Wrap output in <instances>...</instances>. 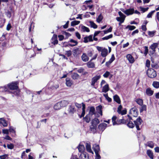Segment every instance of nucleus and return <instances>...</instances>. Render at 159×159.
Instances as JSON below:
<instances>
[{
	"label": "nucleus",
	"instance_id": "nucleus-1",
	"mask_svg": "<svg viewBox=\"0 0 159 159\" xmlns=\"http://www.w3.org/2000/svg\"><path fill=\"white\" fill-rule=\"evenodd\" d=\"M134 125L137 130H139L141 128V125L143 122L142 120L141 119L140 116L138 117L134 121Z\"/></svg>",
	"mask_w": 159,
	"mask_h": 159
},
{
	"label": "nucleus",
	"instance_id": "nucleus-2",
	"mask_svg": "<svg viewBox=\"0 0 159 159\" xmlns=\"http://www.w3.org/2000/svg\"><path fill=\"white\" fill-rule=\"evenodd\" d=\"M147 74L148 76L151 78H154L157 76L156 71L154 70L152 68L148 69L147 70Z\"/></svg>",
	"mask_w": 159,
	"mask_h": 159
},
{
	"label": "nucleus",
	"instance_id": "nucleus-3",
	"mask_svg": "<svg viewBox=\"0 0 159 159\" xmlns=\"http://www.w3.org/2000/svg\"><path fill=\"white\" fill-rule=\"evenodd\" d=\"M17 83V82H14L9 84L7 86L9 90L13 91L17 89L18 88Z\"/></svg>",
	"mask_w": 159,
	"mask_h": 159
},
{
	"label": "nucleus",
	"instance_id": "nucleus-4",
	"mask_svg": "<svg viewBox=\"0 0 159 159\" xmlns=\"http://www.w3.org/2000/svg\"><path fill=\"white\" fill-rule=\"evenodd\" d=\"M121 10L127 16L133 14L134 12V9L133 8H129L124 10L123 9Z\"/></svg>",
	"mask_w": 159,
	"mask_h": 159
},
{
	"label": "nucleus",
	"instance_id": "nucleus-5",
	"mask_svg": "<svg viewBox=\"0 0 159 159\" xmlns=\"http://www.w3.org/2000/svg\"><path fill=\"white\" fill-rule=\"evenodd\" d=\"M129 113L134 117H136L138 114L137 110L135 107L131 108L129 111Z\"/></svg>",
	"mask_w": 159,
	"mask_h": 159
},
{
	"label": "nucleus",
	"instance_id": "nucleus-6",
	"mask_svg": "<svg viewBox=\"0 0 159 159\" xmlns=\"http://www.w3.org/2000/svg\"><path fill=\"white\" fill-rule=\"evenodd\" d=\"M99 122V120L97 118H95L91 122L92 126V128L95 129L97 127V125Z\"/></svg>",
	"mask_w": 159,
	"mask_h": 159
},
{
	"label": "nucleus",
	"instance_id": "nucleus-7",
	"mask_svg": "<svg viewBox=\"0 0 159 159\" xmlns=\"http://www.w3.org/2000/svg\"><path fill=\"white\" fill-rule=\"evenodd\" d=\"M84 42L85 43H87L89 42H92L93 41L92 35L85 37L84 38Z\"/></svg>",
	"mask_w": 159,
	"mask_h": 159
},
{
	"label": "nucleus",
	"instance_id": "nucleus-8",
	"mask_svg": "<svg viewBox=\"0 0 159 159\" xmlns=\"http://www.w3.org/2000/svg\"><path fill=\"white\" fill-rule=\"evenodd\" d=\"M107 126V124L105 123H102L100 124L98 126L99 130L102 132H103Z\"/></svg>",
	"mask_w": 159,
	"mask_h": 159
},
{
	"label": "nucleus",
	"instance_id": "nucleus-9",
	"mask_svg": "<svg viewBox=\"0 0 159 159\" xmlns=\"http://www.w3.org/2000/svg\"><path fill=\"white\" fill-rule=\"evenodd\" d=\"M100 78V76H96L93 77L91 80V85L92 86H94L95 83Z\"/></svg>",
	"mask_w": 159,
	"mask_h": 159
},
{
	"label": "nucleus",
	"instance_id": "nucleus-10",
	"mask_svg": "<svg viewBox=\"0 0 159 159\" xmlns=\"http://www.w3.org/2000/svg\"><path fill=\"white\" fill-rule=\"evenodd\" d=\"M128 116L129 120V121L128 120V122H127V125L129 128H132L134 127V125L131 121H130V120H132L131 117L129 115H128Z\"/></svg>",
	"mask_w": 159,
	"mask_h": 159
},
{
	"label": "nucleus",
	"instance_id": "nucleus-11",
	"mask_svg": "<svg viewBox=\"0 0 159 159\" xmlns=\"http://www.w3.org/2000/svg\"><path fill=\"white\" fill-rule=\"evenodd\" d=\"M127 60L131 63H133L134 61V58L131 54H128L126 56Z\"/></svg>",
	"mask_w": 159,
	"mask_h": 159
},
{
	"label": "nucleus",
	"instance_id": "nucleus-12",
	"mask_svg": "<svg viewBox=\"0 0 159 159\" xmlns=\"http://www.w3.org/2000/svg\"><path fill=\"white\" fill-rule=\"evenodd\" d=\"M95 114V109L94 107H90L89 114L87 115L92 117V116Z\"/></svg>",
	"mask_w": 159,
	"mask_h": 159
},
{
	"label": "nucleus",
	"instance_id": "nucleus-13",
	"mask_svg": "<svg viewBox=\"0 0 159 159\" xmlns=\"http://www.w3.org/2000/svg\"><path fill=\"white\" fill-rule=\"evenodd\" d=\"M153 93V91L150 88H148L146 89V93L148 96H151L152 95Z\"/></svg>",
	"mask_w": 159,
	"mask_h": 159
},
{
	"label": "nucleus",
	"instance_id": "nucleus-14",
	"mask_svg": "<svg viewBox=\"0 0 159 159\" xmlns=\"http://www.w3.org/2000/svg\"><path fill=\"white\" fill-rule=\"evenodd\" d=\"M80 51L79 48H76L73 50V54L74 57H76L78 55L80 54Z\"/></svg>",
	"mask_w": 159,
	"mask_h": 159
},
{
	"label": "nucleus",
	"instance_id": "nucleus-15",
	"mask_svg": "<svg viewBox=\"0 0 159 159\" xmlns=\"http://www.w3.org/2000/svg\"><path fill=\"white\" fill-rule=\"evenodd\" d=\"M70 43H73V44L69 43L68 45L71 47H73L77 45L78 44V42L76 41L73 40V39H71L70 40Z\"/></svg>",
	"mask_w": 159,
	"mask_h": 159
},
{
	"label": "nucleus",
	"instance_id": "nucleus-16",
	"mask_svg": "<svg viewBox=\"0 0 159 159\" xmlns=\"http://www.w3.org/2000/svg\"><path fill=\"white\" fill-rule=\"evenodd\" d=\"M86 148L87 151L93 154V152L91 150V146L89 143H87L86 145Z\"/></svg>",
	"mask_w": 159,
	"mask_h": 159
},
{
	"label": "nucleus",
	"instance_id": "nucleus-17",
	"mask_svg": "<svg viewBox=\"0 0 159 159\" xmlns=\"http://www.w3.org/2000/svg\"><path fill=\"white\" fill-rule=\"evenodd\" d=\"M108 50L107 49L104 48L102 50L101 55L103 57H106L107 54Z\"/></svg>",
	"mask_w": 159,
	"mask_h": 159
},
{
	"label": "nucleus",
	"instance_id": "nucleus-18",
	"mask_svg": "<svg viewBox=\"0 0 159 159\" xmlns=\"http://www.w3.org/2000/svg\"><path fill=\"white\" fill-rule=\"evenodd\" d=\"M147 154L150 158L153 159V153L152 151L150 150H148L147 151Z\"/></svg>",
	"mask_w": 159,
	"mask_h": 159
},
{
	"label": "nucleus",
	"instance_id": "nucleus-19",
	"mask_svg": "<svg viewBox=\"0 0 159 159\" xmlns=\"http://www.w3.org/2000/svg\"><path fill=\"white\" fill-rule=\"evenodd\" d=\"M114 100L118 104L120 103V100L119 96L117 95H115L113 96Z\"/></svg>",
	"mask_w": 159,
	"mask_h": 159
},
{
	"label": "nucleus",
	"instance_id": "nucleus-20",
	"mask_svg": "<svg viewBox=\"0 0 159 159\" xmlns=\"http://www.w3.org/2000/svg\"><path fill=\"white\" fill-rule=\"evenodd\" d=\"M61 106L60 102H58L56 103L54 106V108L55 110H58L60 109Z\"/></svg>",
	"mask_w": 159,
	"mask_h": 159
},
{
	"label": "nucleus",
	"instance_id": "nucleus-21",
	"mask_svg": "<svg viewBox=\"0 0 159 159\" xmlns=\"http://www.w3.org/2000/svg\"><path fill=\"white\" fill-rule=\"evenodd\" d=\"M0 124H2L4 127H6L7 125V121L3 118H0Z\"/></svg>",
	"mask_w": 159,
	"mask_h": 159
},
{
	"label": "nucleus",
	"instance_id": "nucleus-22",
	"mask_svg": "<svg viewBox=\"0 0 159 159\" xmlns=\"http://www.w3.org/2000/svg\"><path fill=\"white\" fill-rule=\"evenodd\" d=\"M0 91L2 92H7L9 93V90L8 89V87L7 86H4V87H1L0 88Z\"/></svg>",
	"mask_w": 159,
	"mask_h": 159
},
{
	"label": "nucleus",
	"instance_id": "nucleus-23",
	"mask_svg": "<svg viewBox=\"0 0 159 159\" xmlns=\"http://www.w3.org/2000/svg\"><path fill=\"white\" fill-rule=\"evenodd\" d=\"M109 90V85L108 84H106L103 86L102 89V92L106 93Z\"/></svg>",
	"mask_w": 159,
	"mask_h": 159
},
{
	"label": "nucleus",
	"instance_id": "nucleus-24",
	"mask_svg": "<svg viewBox=\"0 0 159 159\" xmlns=\"http://www.w3.org/2000/svg\"><path fill=\"white\" fill-rule=\"evenodd\" d=\"M60 102L62 107H66L69 103L66 100H63Z\"/></svg>",
	"mask_w": 159,
	"mask_h": 159
},
{
	"label": "nucleus",
	"instance_id": "nucleus-25",
	"mask_svg": "<svg viewBox=\"0 0 159 159\" xmlns=\"http://www.w3.org/2000/svg\"><path fill=\"white\" fill-rule=\"evenodd\" d=\"M93 148L94 149L95 152H99L100 151V148L99 145L94 144L93 145Z\"/></svg>",
	"mask_w": 159,
	"mask_h": 159
},
{
	"label": "nucleus",
	"instance_id": "nucleus-26",
	"mask_svg": "<svg viewBox=\"0 0 159 159\" xmlns=\"http://www.w3.org/2000/svg\"><path fill=\"white\" fill-rule=\"evenodd\" d=\"M81 58L82 60L86 62L89 60L88 57L85 53H83V54Z\"/></svg>",
	"mask_w": 159,
	"mask_h": 159
},
{
	"label": "nucleus",
	"instance_id": "nucleus-27",
	"mask_svg": "<svg viewBox=\"0 0 159 159\" xmlns=\"http://www.w3.org/2000/svg\"><path fill=\"white\" fill-rule=\"evenodd\" d=\"M66 84L67 86L68 87H70L72 84V83L69 78H66Z\"/></svg>",
	"mask_w": 159,
	"mask_h": 159
},
{
	"label": "nucleus",
	"instance_id": "nucleus-28",
	"mask_svg": "<svg viewBox=\"0 0 159 159\" xmlns=\"http://www.w3.org/2000/svg\"><path fill=\"white\" fill-rule=\"evenodd\" d=\"M150 48L152 50V53L155 52V49L156 48H157V43H154L152 44L150 47Z\"/></svg>",
	"mask_w": 159,
	"mask_h": 159
},
{
	"label": "nucleus",
	"instance_id": "nucleus-29",
	"mask_svg": "<svg viewBox=\"0 0 159 159\" xmlns=\"http://www.w3.org/2000/svg\"><path fill=\"white\" fill-rule=\"evenodd\" d=\"M71 77L74 80H77L79 78V75L77 73H74L71 75Z\"/></svg>",
	"mask_w": 159,
	"mask_h": 159
},
{
	"label": "nucleus",
	"instance_id": "nucleus-30",
	"mask_svg": "<svg viewBox=\"0 0 159 159\" xmlns=\"http://www.w3.org/2000/svg\"><path fill=\"white\" fill-rule=\"evenodd\" d=\"M78 148L79 152H83L84 150V147L83 145H79Z\"/></svg>",
	"mask_w": 159,
	"mask_h": 159
},
{
	"label": "nucleus",
	"instance_id": "nucleus-31",
	"mask_svg": "<svg viewBox=\"0 0 159 159\" xmlns=\"http://www.w3.org/2000/svg\"><path fill=\"white\" fill-rule=\"evenodd\" d=\"M135 102L140 106H142L143 104V101L142 99H137L135 100Z\"/></svg>",
	"mask_w": 159,
	"mask_h": 159
},
{
	"label": "nucleus",
	"instance_id": "nucleus-32",
	"mask_svg": "<svg viewBox=\"0 0 159 159\" xmlns=\"http://www.w3.org/2000/svg\"><path fill=\"white\" fill-rule=\"evenodd\" d=\"M87 66L89 68H92L95 66V65L93 62L91 61H89L87 63Z\"/></svg>",
	"mask_w": 159,
	"mask_h": 159
},
{
	"label": "nucleus",
	"instance_id": "nucleus-33",
	"mask_svg": "<svg viewBox=\"0 0 159 159\" xmlns=\"http://www.w3.org/2000/svg\"><path fill=\"white\" fill-rule=\"evenodd\" d=\"M69 111L70 113H73L75 111V106L73 105H71L69 108Z\"/></svg>",
	"mask_w": 159,
	"mask_h": 159
},
{
	"label": "nucleus",
	"instance_id": "nucleus-34",
	"mask_svg": "<svg viewBox=\"0 0 159 159\" xmlns=\"http://www.w3.org/2000/svg\"><path fill=\"white\" fill-rule=\"evenodd\" d=\"M141 107L140 108V112H142L143 111H146L147 110V106L143 104L142 105L140 106Z\"/></svg>",
	"mask_w": 159,
	"mask_h": 159
},
{
	"label": "nucleus",
	"instance_id": "nucleus-35",
	"mask_svg": "<svg viewBox=\"0 0 159 159\" xmlns=\"http://www.w3.org/2000/svg\"><path fill=\"white\" fill-rule=\"evenodd\" d=\"M10 10L11 11H8L6 13L7 16L9 18H10L11 17V13L13 12V11L11 8H10Z\"/></svg>",
	"mask_w": 159,
	"mask_h": 159
},
{
	"label": "nucleus",
	"instance_id": "nucleus-36",
	"mask_svg": "<svg viewBox=\"0 0 159 159\" xmlns=\"http://www.w3.org/2000/svg\"><path fill=\"white\" fill-rule=\"evenodd\" d=\"M102 106L101 105L98 106L96 107V110L97 111H98V113L100 114L101 115H102Z\"/></svg>",
	"mask_w": 159,
	"mask_h": 159
},
{
	"label": "nucleus",
	"instance_id": "nucleus-37",
	"mask_svg": "<svg viewBox=\"0 0 159 159\" xmlns=\"http://www.w3.org/2000/svg\"><path fill=\"white\" fill-rule=\"evenodd\" d=\"M81 29L82 31L84 32H88L90 31V30L88 28L84 26H82L81 27Z\"/></svg>",
	"mask_w": 159,
	"mask_h": 159
},
{
	"label": "nucleus",
	"instance_id": "nucleus-38",
	"mask_svg": "<svg viewBox=\"0 0 159 159\" xmlns=\"http://www.w3.org/2000/svg\"><path fill=\"white\" fill-rule=\"evenodd\" d=\"M146 145L151 148H153L154 147V143L152 141L148 142Z\"/></svg>",
	"mask_w": 159,
	"mask_h": 159
},
{
	"label": "nucleus",
	"instance_id": "nucleus-39",
	"mask_svg": "<svg viewBox=\"0 0 159 159\" xmlns=\"http://www.w3.org/2000/svg\"><path fill=\"white\" fill-rule=\"evenodd\" d=\"M153 86L156 88H159V82L157 81H154L152 84Z\"/></svg>",
	"mask_w": 159,
	"mask_h": 159
},
{
	"label": "nucleus",
	"instance_id": "nucleus-40",
	"mask_svg": "<svg viewBox=\"0 0 159 159\" xmlns=\"http://www.w3.org/2000/svg\"><path fill=\"white\" fill-rule=\"evenodd\" d=\"M118 14L121 17L123 18V20L122 21V22H123L124 20L125 19V18L126 17V16L123 14L120 11L118 12Z\"/></svg>",
	"mask_w": 159,
	"mask_h": 159
},
{
	"label": "nucleus",
	"instance_id": "nucleus-41",
	"mask_svg": "<svg viewBox=\"0 0 159 159\" xmlns=\"http://www.w3.org/2000/svg\"><path fill=\"white\" fill-rule=\"evenodd\" d=\"M118 14L121 17L123 18V20L122 21V22H123L124 20L125 19V18L126 17V16L123 14L120 11L118 12Z\"/></svg>",
	"mask_w": 159,
	"mask_h": 159
},
{
	"label": "nucleus",
	"instance_id": "nucleus-42",
	"mask_svg": "<svg viewBox=\"0 0 159 159\" xmlns=\"http://www.w3.org/2000/svg\"><path fill=\"white\" fill-rule=\"evenodd\" d=\"M103 16L101 14H100L98 17L97 19V21L98 22L100 23L102 20Z\"/></svg>",
	"mask_w": 159,
	"mask_h": 159
},
{
	"label": "nucleus",
	"instance_id": "nucleus-43",
	"mask_svg": "<svg viewBox=\"0 0 159 159\" xmlns=\"http://www.w3.org/2000/svg\"><path fill=\"white\" fill-rule=\"evenodd\" d=\"M89 23L91 27L93 28L94 29H96L97 28V25L93 22L92 21H90Z\"/></svg>",
	"mask_w": 159,
	"mask_h": 159
},
{
	"label": "nucleus",
	"instance_id": "nucleus-44",
	"mask_svg": "<svg viewBox=\"0 0 159 159\" xmlns=\"http://www.w3.org/2000/svg\"><path fill=\"white\" fill-rule=\"evenodd\" d=\"M80 22L79 21L74 20L71 22V25L74 26L79 24Z\"/></svg>",
	"mask_w": 159,
	"mask_h": 159
},
{
	"label": "nucleus",
	"instance_id": "nucleus-45",
	"mask_svg": "<svg viewBox=\"0 0 159 159\" xmlns=\"http://www.w3.org/2000/svg\"><path fill=\"white\" fill-rule=\"evenodd\" d=\"M113 37L112 34H111L108 36L104 37L102 38L103 40H107L110 39L111 38Z\"/></svg>",
	"mask_w": 159,
	"mask_h": 159
},
{
	"label": "nucleus",
	"instance_id": "nucleus-46",
	"mask_svg": "<svg viewBox=\"0 0 159 159\" xmlns=\"http://www.w3.org/2000/svg\"><path fill=\"white\" fill-rule=\"evenodd\" d=\"M136 27L133 25H128L126 27V29H128L129 30H132L135 29Z\"/></svg>",
	"mask_w": 159,
	"mask_h": 159
},
{
	"label": "nucleus",
	"instance_id": "nucleus-47",
	"mask_svg": "<svg viewBox=\"0 0 159 159\" xmlns=\"http://www.w3.org/2000/svg\"><path fill=\"white\" fill-rule=\"evenodd\" d=\"M91 118H92V117L87 115L85 118V120L86 122L89 123L90 121Z\"/></svg>",
	"mask_w": 159,
	"mask_h": 159
},
{
	"label": "nucleus",
	"instance_id": "nucleus-48",
	"mask_svg": "<svg viewBox=\"0 0 159 159\" xmlns=\"http://www.w3.org/2000/svg\"><path fill=\"white\" fill-rule=\"evenodd\" d=\"M117 118V117L116 116H114L112 118V121L113 123V125H115L116 124H118L116 122V120Z\"/></svg>",
	"mask_w": 159,
	"mask_h": 159
},
{
	"label": "nucleus",
	"instance_id": "nucleus-49",
	"mask_svg": "<svg viewBox=\"0 0 159 159\" xmlns=\"http://www.w3.org/2000/svg\"><path fill=\"white\" fill-rule=\"evenodd\" d=\"M152 67V68L157 69L159 67L158 65L156 63H154L153 62L151 64Z\"/></svg>",
	"mask_w": 159,
	"mask_h": 159
},
{
	"label": "nucleus",
	"instance_id": "nucleus-50",
	"mask_svg": "<svg viewBox=\"0 0 159 159\" xmlns=\"http://www.w3.org/2000/svg\"><path fill=\"white\" fill-rule=\"evenodd\" d=\"M155 11V10H153L151 12H149L147 16V17L148 18H152V16L154 12Z\"/></svg>",
	"mask_w": 159,
	"mask_h": 159
},
{
	"label": "nucleus",
	"instance_id": "nucleus-51",
	"mask_svg": "<svg viewBox=\"0 0 159 159\" xmlns=\"http://www.w3.org/2000/svg\"><path fill=\"white\" fill-rule=\"evenodd\" d=\"M156 32L155 31H148V34L151 37L153 36L155 34Z\"/></svg>",
	"mask_w": 159,
	"mask_h": 159
},
{
	"label": "nucleus",
	"instance_id": "nucleus-52",
	"mask_svg": "<svg viewBox=\"0 0 159 159\" xmlns=\"http://www.w3.org/2000/svg\"><path fill=\"white\" fill-rule=\"evenodd\" d=\"M140 11L142 12L143 13H144L145 11H147L149 9L148 7L144 8L142 7H140Z\"/></svg>",
	"mask_w": 159,
	"mask_h": 159
},
{
	"label": "nucleus",
	"instance_id": "nucleus-53",
	"mask_svg": "<svg viewBox=\"0 0 159 159\" xmlns=\"http://www.w3.org/2000/svg\"><path fill=\"white\" fill-rule=\"evenodd\" d=\"M19 91H18L16 90L12 91H11L9 90V93H12L15 95H18L19 94Z\"/></svg>",
	"mask_w": 159,
	"mask_h": 159
},
{
	"label": "nucleus",
	"instance_id": "nucleus-54",
	"mask_svg": "<svg viewBox=\"0 0 159 159\" xmlns=\"http://www.w3.org/2000/svg\"><path fill=\"white\" fill-rule=\"evenodd\" d=\"M59 87V85L58 84H55L51 87V89L52 90L57 89Z\"/></svg>",
	"mask_w": 159,
	"mask_h": 159
},
{
	"label": "nucleus",
	"instance_id": "nucleus-55",
	"mask_svg": "<svg viewBox=\"0 0 159 159\" xmlns=\"http://www.w3.org/2000/svg\"><path fill=\"white\" fill-rule=\"evenodd\" d=\"M7 147L8 149H12L14 148V145L13 144L11 143L10 144H7Z\"/></svg>",
	"mask_w": 159,
	"mask_h": 159
},
{
	"label": "nucleus",
	"instance_id": "nucleus-56",
	"mask_svg": "<svg viewBox=\"0 0 159 159\" xmlns=\"http://www.w3.org/2000/svg\"><path fill=\"white\" fill-rule=\"evenodd\" d=\"M110 73L108 71H107L103 75V76L105 78H107L110 75Z\"/></svg>",
	"mask_w": 159,
	"mask_h": 159
},
{
	"label": "nucleus",
	"instance_id": "nucleus-57",
	"mask_svg": "<svg viewBox=\"0 0 159 159\" xmlns=\"http://www.w3.org/2000/svg\"><path fill=\"white\" fill-rule=\"evenodd\" d=\"M150 61L149 60L147 59L146 61V66L147 67L149 68L150 66Z\"/></svg>",
	"mask_w": 159,
	"mask_h": 159
},
{
	"label": "nucleus",
	"instance_id": "nucleus-58",
	"mask_svg": "<svg viewBox=\"0 0 159 159\" xmlns=\"http://www.w3.org/2000/svg\"><path fill=\"white\" fill-rule=\"evenodd\" d=\"M63 34L64 35H65L66 37V38H68L69 37L71 36V34L68 33H67L66 32H64L63 33Z\"/></svg>",
	"mask_w": 159,
	"mask_h": 159
},
{
	"label": "nucleus",
	"instance_id": "nucleus-59",
	"mask_svg": "<svg viewBox=\"0 0 159 159\" xmlns=\"http://www.w3.org/2000/svg\"><path fill=\"white\" fill-rule=\"evenodd\" d=\"M95 153L96 154L95 159H100L101 157L99 154V152H95Z\"/></svg>",
	"mask_w": 159,
	"mask_h": 159
},
{
	"label": "nucleus",
	"instance_id": "nucleus-60",
	"mask_svg": "<svg viewBox=\"0 0 159 159\" xmlns=\"http://www.w3.org/2000/svg\"><path fill=\"white\" fill-rule=\"evenodd\" d=\"M9 131L10 132L12 133H15V131L14 128L11 126L9 128Z\"/></svg>",
	"mask_w": 159,
	"mask_h": 159
},
{
	"label": "nucleus",
	"instance_id": "nucleus-61",
	"mask_svg": "<svg viewBox=\"0 0 159 159\" xmlns=\"http://www.w3.org/2000/svg\"><path fill=\"white\" fill-rule=\"evenodd\" d=\"M66 54L67 56L68 57L70 56L72 54L70 50L66 51Z\"/></svg>",
	"mask_w": 159,
	"mask_h": 159
},
{
	"label": "nucleus",
	"instance_id": "nucleus-62",
	"mask_svg": "<svg viewBox=\"0 0 159 159\" xmlns=\"http://www.w3.org/2000/svg\"><path fill=\"white\" fill-rule=\"evenodd\" d=\"M11 27V24L10 23H8L7 25L6 30L7 31H9Z\"/></svg>",
	"mask_w": 159,
	"mask_h": 159
},
{
	"label": "nucleus",
	"instance_id": "nucleus-63",
	"mask_svg": "<svg viewBox=\"0 0 159 159\" xmlns=\"http://www.w3.org/2000/svg\"><path fill=\"white\" fill-rule=\"evenodd\" d=\"M121 123L123 124L127 123L128 122V120H125L124 119H120Z\"/></svg>",
	"mask_w": 159,
	"mask_h": 159
},
{
	"label": "nucleus",
	"instance_id": "nucleus-64",
	"mask_svg": "<svg viewBox=\"0 0 159 159\" xmlns=\"http://www.w3.org/2000/svg\"><path fill=\"white\" fill-rule=\"evenodd\" d=\"M7 155L5 154L2 156H0V159H5L7 157Z\"/></svg>",
	"mask_w": 159,
	"mask_h": 159
}]
</instances>
